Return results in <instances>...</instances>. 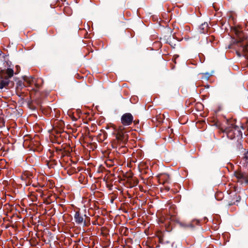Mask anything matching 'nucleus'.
<instances>
[{
	"mask_svg": "<svg viewBox=\"0 0 248 248\" xmlns=\"http://www.w3.org/2000/svg\"><path fill=\"white\" fill-rule=\"evenodd\" d=\"M225 131L227 133V136L231 139L234 138L235 135L237 137H240L242 135V131L237 126H232L231 129H226Z\"/></svg>",
	"mask_w": 248,
	"mask_h": 248,
	"instance_id": "f03ea898",
	"label": "nucleus"
},
{
	"mask_svg": "<svg viewBox=\"0 0 248 248\" xmlns=\"http://www.w3.org/2000/svg\"><path fill=\"white\" fill-rule=\"evenodd\" d=\"M9 83V79H8V78H5L1 76L0 78V89H7Z\"/></svg>",
	"mask_w": 248,
	"mask_h": 248,
	"instance_id": "423d86ee",
	"label": "nucleus"
},
{
	"mask_svg": "<svg viewBox=\"0 0 248 248\" xmlns=\"http://www.w3.org/2000/svg\"><path fill=\"white\" fill-rule=\"evenodd\" d=\"M23 78L29 86L31 85L32 83H34V78L32 77H28L25 76L23 77Z\"/></svg>",
	"mask_w": 248,
	"mask_h": 248,
	"instance_id": "6e6552de",
	"label": "nucleus"
},
{
	"mask_svg": "<svg viewBox=\"0 0 248 248\" xmlns=\"http://www.w3.org/2000/svg\"><path fill=\"white\" fill-rule=\"evenodd\" d=\"M121 120L124 126H128L133 122V117L131 113H126L122 115Z\"/></svg>",
	"mask_w": 248,
	"mask_h": 248,
	"instance_id": "7ed1b4c3",
	"label": "nucleus"
},
{
	"mask_svg": "<svg viewBox=\"0 0 248 248\" xmlns=\"http://www.w3.org/2000/svg\"><path fill=\"white\" fill-rule=\"evenodd\" d=\"M235 176L238 179H242L245 181L247 183L248 182V175L241 171H237L235 172Z\"/></svg>",
	"mask_w": 248,
	"mask_h": 248,
	"instance_id": "39448f33",
	"label": "nucleus"
},
{
	"mask_svg": "<svg viewBox=\"0 0 248 248\" xmlns=\"http://www.w3.org/2000/svg\"><path fill=\"white\" fill-rule=\"evenodd\" d=\"M237 54L239 56H240V54L238 52H237Z\"/></svg>",
	"mask_w": 248,
	"mask_h": 248,
	"instance_id": "f8f14e48",
	"label": "nucleus"
},
{
	"mask_svg": "<svg viewBox=\"0 0 248 248\" xmlns=\"http://www.w3.org/2000/svg\"><path fill=\"white\" fill-rule=\"evenodd\" d=\"M74 218L76 222L78 224H81L82 223L85 224V220H84L83 216L81 215L79 212H76L75 216Z\"/></svg>",
	"mask_w": 248,
	"mask_h": 248,
	"instance_id": "20e7f679",
	"label": "nucleus"
},
{
	"mask_svg": "<svg viewBox=\"0 0 248 248\" xmlns=\"http://www.w3.org/2000/svg\"><path fill=\"white\" fill-rule=\"evenodd\" d=\"M14 75V71L12 69L8 68L5 71H3L1 73V76L5 78H8L9 79Z\"/></svg>",
	"mask_w": 248,
	"mask_h": 248,
	"instance_id": "0eeeda50",
	"label": "nucleus"
},
{
	"mask_svg": "<svg viewBox=\"0 0 248 248\" xmlns=\"http://www.w3.org/2000/svg\"><path fill=\"white\" fill-rule=\"evenodd\" d=\"M242 49L243 52L244 53V56L248 58V56H247V53L248 52V44L246 45H243L242 46Z\"/></svg>",
	"mask_w": 248,
	"mask_h": 248,
	"instance_id": "1a4fd4ad",
	"label": "nucleus"
},
{
	"mask_svg": "<svg viewBox=\"0 0 248 248\" xmlns=\"http://www.w3.org/2000/svg\"><path fill=\"white\" fill-rule=\"evenodd\" d=\"M244 158L245 159L246 161L248 160V152H246L244 154Z\"/></svg>",
	"mask_w": 248,
	"mask_h": 248,
	"instance_id": "9b49d317",
	"label": "nucleus"
},
{
	"mask_svg": "<svg viewBox=\"0 0 248 248\" xmlns=\"http://www.w3.org/2000/svg\"><path fill=\"white\" fill-rule=\"evenodd\" d=\"M24 87H25L24 84L21 81H19L17 83V88L19 89H22Z\"/></svg>",
	"mask_w": 248,
	"mask_h": 248,
	"instance_id": "9d476101",
	"label": "nucleus"
},
{
	"mask_svg": "<svg viewBox=\"0 0 248 248\" xmlns=\"http://www.w3.org/2000/svg\"><path fill=\"white\" fill-rule=\"evenodd\" d=\"M113 134L115 136L116 140L118 143L121 145L125 144L128 141V135L124 131V128L123 126H120L115 129V133Z\"/></svg>",
	"mask_w": 248,
	"mask_h": 248,
	"instance_id": "f257e3e1",
	"label": "nucleus"
}]
</instances>
